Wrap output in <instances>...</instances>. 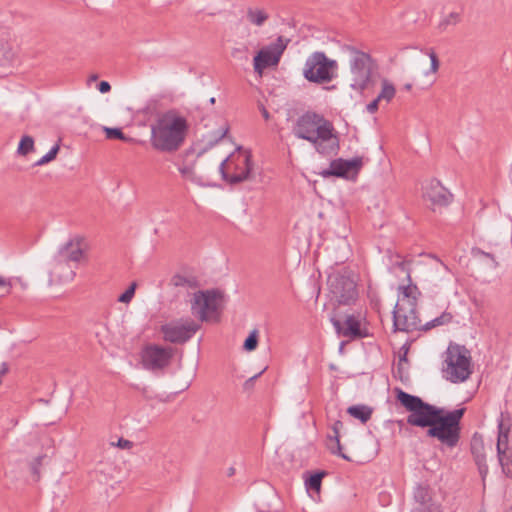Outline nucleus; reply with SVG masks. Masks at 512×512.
<instances>
[{
  "label": "nucleus",
  "mask_w": 512,
  "mask_h": 512,
  "mask_svg": "<svg viewBox=\"0 0 512 512\" xmlns=\"http://www.w3.org/2000/svg\"><path fill=\"white\" fill-rule=\"evenodd\" d=\"M396 398L409 412L407 423L411 426L426 428L427 436L436 438L442 444L452 448L460 439V421L464 409L446 412L437 406L424 402L420 397L396 389Z\"/></svg>",
  "instance_id": "obj_1"
},
{
  "label": "nucleus",
  "mask_w": 512,
  "mask_h": 512,
  "mask_svg": "<svg viewBox=\"0 0 512 512\" xmlns=\"http://www.w3.org/2000/svg\"><path fill=\"white\" fill-rule=\"evenodd\" d=\"M293 134L298 139L310 142L323 156L336 155L340 149L333 123L315 111H306L297 118Z\"/></svg>",
  "instance_id": "obj_2"
},
{
  "label": "nucleus",
  "mask_w": 512,
  "mask_h": 512,
  "mask_svg": "<svg viewBox=\"0 0 512 512\" xmlns=\"http://www.w3.org/2000/svg\"><path fill=\"white\" fill-rule=\"evenodd\" d=\"M188 129L185 117L169 111L152 126L151 145L160 152L173 153L183 145Z\"/></svg>",
  "instance_id": "obj_3"
},
{
  "label": "nucleus",
  "mask_w": 512,
  "mask_h": 512,
  "mask_svg": "<svg viewBox=\"0 0 512 512\" xmlns=\"http://www.w3.org/2000/svg\"><path fill=\"white\" fill-rule=\"evenodd\" d=\"M338 63L323 51L310 54L304 64L302 75L309 83L327 84L337 77Z\"/></svg>",
  "instance_id": "obj_4"
},
{
  "label": "nucleus",
  "mask_w": 512,
  "mask_h": 512,
  "mask_svg": "<svg viewBox=\"0 0 512 512\" xmlns=\"http://www.w3.org/2000/svg\"><path fill=\"white\" fill-rule=\"evenodd\" d=\"M224 301L225 293L219 288L199 290L194 293V298L191 301V312L201 322H206L211 318L219 320Z\"/></svg>",
  "instance_id": "obj_5"
},
{
  "label": "nucleus",
  "mask_w": 512,
  "mask_h": 512,
  "mask_svg": "<svg viewBox=\"0 0 512 512\" xmlns=\"http://www.w3.org/2000/svg\"><path fill=\"white\" fill-rule=\"evenodd\" d=\"M344 49L351 54L350 70L353 82L350 87L362 93L373 84L372 72L376 68L375 61L370 54L360 51L354 46L346 45Z\"/></svg>",
  "instance_id": "obj_6"
},
{
  "label": "nucleus",
  "mask_w": 512,
  "mask_h": 512,
  "mask_svg": "<svg viewBox=\"0 0 512 512\" xmlns=\"http://www.w3.org/2000/svg\"><path fill=\"white\" fill-rule=\"evenodd\" d=\"M331 300L338 305L354 304L358 298L357 284L347 272H334L327 280Z\"/></svg>",
  "instance_id": "obj_7"
},
{
  "label": "nucleus",
  "mask_w": 512,
  "mask_h": 512,
  "mask_svg": "<svg viewBox=\"0 0 512 512\" xmlns=\"http://www.w3.org/2000/svg\"><path fill=\"white\" fill-rule=\"evenodd\" d=\"M330 321L338 335L347 337L351 341H360L368 336V328L361 324L360 314L341 316L336 309L330 316Z\"/></svg>",
  "instance_id": "obj_8"
},
{
  "label": "nucleus",
  "mask_w": 512,
  "mask_h": 512,
  "mask_svg": "<svg viewBox=\"0 0 512 512\" xmlns=\"http://www.w3.org/2000/svg\"><path fill=\"white\" fill-rule=\"evenodd\" d=\"M290 39L278 36L276 41L262 47L253 58L255 73L260 76L266 68L277 66Z\"/></svg>",
  "instance_id": "obj_9"
},
{
  "label": "nucleus",
  "mask_w": 512,
  "mask_h": 512,
  "mask_svg": "<svg viewBox=\"0 0 512 512\" xmlns=\"http://www.w3.org/2000/svg\"><path fill=\"white\" fill-rule=\"evenodd\" d=\"M392 315L394 331H420L422 323L417 313V302L396 304Z\"/></svg>",
  "instance_id": "obj_10"
},
{
  "label": "nucleus",
  "mask_w": 512,
  "mask_h": 512,
  "mask_svg": "<svg viewBox=\"0 0 512 512\" xmlns=\"http://www.w3.org/2000/svg\"><path fill=\"white\" fill-rule=\"evenodd\" d=\"M472 373L471 357L466 354H447L443 376L452 383L464 382Z\"/></svg>",
  "instance_id": "obj_11"
},
{
  "label": "nucleus",
  "mask_w": 512,
  "mask_h": 512,
  "mask_svg": "<svg viewBox=\"0 0 512 512\" xmlns=\"http://www.w3.org/2000/svg\"><path fill=\"white\" fill-rule=\"evenodd\" d=\"M231 157L232 154L227 156L219 165V172L221 174L222 179L231 185H236L248 180L253 170V160L251 152L246 151L242 157H237V160L239 161L235 168L237 171H235L232 174H229L225 166Z\"/></svg>",
  "instance_id": "obj_12"
},
{
  "label": "nucleus",
  "mask_w": 512,
  "mask_h": 512,
  "mask_svg": "<svg viewBox=\"0 0 512 512\" xmlns=\"http://www.w3.org/2000/svg\"><path fill=\"white\" fill-rule=\"evenodd\" d=\"M363 166L362 157H353L351 159L337 158L330 162L327 169L322 170L319 174L323 178L337 177L350 179L357 176Z\"/></svg>",
  "instance_id": "obj_13"
},
{
  "label": "nucleus",
  "mask_w": 512,
  "mask_h": 512,
  "mask_svg": "<svg viewBox=\"0 0 512 512\" xmlns=\"http://www.w3.org/2000/svg\"><path fill=\"white\" fill-rule=\"evenodd\" d=\"M199 329L200 324L191 320L185 324H165L161 327V332L166 341L182 344L191 339Z\"/></svg>",
  "instance_id": "obj_14"
},
{
  "label": "nucleus",
  "mask_w": 512,
  "mask_h": 512,
  "mask_svg": "<svg viewBox=\"0 0 512 512\" xmlns=\"http://www.w3.org/2000/svg\"><path fill=\"white\" fill-rule=\"evenodd\" d=\"M423 198L432 206L447 207L453 200V194L440 180L432 178L423 186Z\"/></svg>",
  "instance_id": "obj_15"
},
{
  "label": "nucleus",
  "mask_w": 512,
  "mask_h": 512,
  "mask_svg": "<svg viewBox=\"0 0 512 512\" xmlns=\"http://www.w3.org/2000/svg\"><path fill=\"white\" fill-rule=\"evenodd\" d=\"M135 361L138 362L137 366L151 371L159 372L165 367L169 366L175 354H134Z\"/></svg>",
  "instance_id": "obj_16"
},
{
  "label": "nucleus",
  "mask_w": 512,
  "mask_h": 512,
  "mask_svg": "<svg viewBox=\"0 0 512 512\" xmlns=\"http://www.w3.org/2000/svg\"><path fill=\"white\" fill-rule=\"evenodd\" d=\"M510 418L501 413L498 420V440H497V453L501 466L505 467L504 459L506 458L508 449V436L510 431Z\"/></svg>",
  "instance_id": "obj_17"
},
{
  "label": "nucleus",
  "mask_w": 512,
  "mask_h": 512,
  "mask_svg": "<svg viewBox=\"0 0 512 512\" xmlns=\"http://www.w3.org/2000/svg\"><path fill=\"white\" fill-rule=\"evenodd\" d=\"M82 241V238L77 237L76 239H70L64 245H62L58 251L59 262L71 261L79 263L84 257V251L81 247Z\"/></svg>",
  "instance_id": "obj_18"
},
{
  "label": "nucleus",
  "mask_w": 512,
  "mask_h": 512,
  "mask_svg": "<svg viewBox=\"0 0 512 512\" xmlns=\"http://www.w3.org/2000/svg\"><path fill=\"white\" fill-rule=\"evenodd\" d=\"M229 127L226 126L224 128H219L218 130L212 132L210 138L206 142L205 146L199 147L198 144H193L188 149H186L182 155L184 161H187L190 156L196 154V158L203 155L207 150L215 146L219 141H221L226 134L228 133Z\"/></svg>",
  "instance_id": "obj_19"
},
{
  "label": "nucleus",
  "mask_w": 512,
  "mask_h": 512,
  "mask_svg": "<svg viewBox=\"0 0 512 512\" xmlns=\"http://www.w3.org/2000/svg\"><path fill=\"white\" fill-rule=\"evenodd\" d=\"M406 279L408 281V284L401 285L398 288L399 293L401 294V297L399 298V300L396 304H403V302H405V303L417 302V294L418 295L421 294L417 285L412 283L411 275L409 272H408V275H406Z\"/></svg>",
  "instance_id": "obj_20"
},
{
  "label": "nucleus",
  "mask_w": 512,
  "mask_h": 512,
  "mask_svg": "<svg viewBox=\"0 0 512 512\" xmlns=\"http://www.w3.org/2000/svg\"><path fill=\"white\" fill-rule=\"evenodd\" d=\"M341 427H342L341 421H336L333 424L332 429H333L334 435L328 437L327 447L331 451V453L336 454L347 461H350L351 459L349 458V456L342 453V446L340 444V439H339V429Z\"/></svg>",
  "instance_id": "obj_21"
},
{
  "label": "nucleus",
  "mask_w": 512,
  "mask_h": 512,
  "mask_svg": "<svg viewBox=\"0 0 512 512\" xmlns=\"http://www.w3.org/2000/svg\"><path fill=\"white\" fill-rule=\"evenodd\" d=\"M169 284L174 287H187L190 289H196L200 286V282L196 276H184L180 273L174 274Z\"/></svg>",
  "instance_id": "obj_22"
},
{
  "label": "nucleus",
  "mask_w": 512,
  "mask_h": 512,
  "mask_svg": "<svg viewBox=\"0 0 512 512\" xmlns=\"http://www.w3.org/2000/svg\"><path fill=\"white\" fill-rule=\"evenodd\" d=\"M454 316L448 311L442 312L440 316H437L425 324H421L420 331H429L435 327L448 325L452 322Z\"/></svg>",
  "instance_id": "obj_23"
},
{
  "label": "nucleus",
  "mask_w": 512,
  "mask_h": 512,
  "mask_svg": "<svg viewBox=\"0 0 512 512\" xmlns=\"http://www.w3.org/2000/svg\"><path fill=\"white\" fill-rule=\"evenodd\" d=\"M408 354H399V360L395 368H393V374L399 378L402 382L409 379V361L407 358Z\"/></svg>",
  "instance_id": "obj_24"
},
{
  "label": "nucleus",
  "mask_w": 512,
  "mask_h": 512,
  "mask_svg": "<svg viewBox=\"0 0 512 512\" xmlns=\"http://www.w3.org/2000/svg\"><path fill=\"white\" fill-rule=\"evenodd\" d=\"M348 414L359 419L362 423H366L372 415V409L366 405H354L347 409Z\"/></svg>",
  "instance_id": "obj_25"
},
{
  "label": "nucleus",
  "mask_w": 512,
  "mask_h": 512,
  "mask_svg": "<svg viewBox=\"0 0 512 512\" xmlns=\"http://www.w3.org/2000/svg\"><path fill=\"white\" fill-rule=\"evenodd\" d=\"M105 136L109 140H120L123 142H135V139L125 135L120 127H103Z\"/></svg>",
  "instance_id": "obj_26"
},
{
  "label": "nucleus",
  "mask_w": 512,
  "mask_h": 512,
  "mask_svg": "<svg viewBox=\"0 0 512 512\" xmlns=\"http://www.w3.org/2000/svg\"><path fill=\"white\" fill-rule=\"evenodd\" d=\"M268 18V13L263 9L248 8L247 10L248 21L256 26H262Z\"/></svg>",
  "instance_id": "obj_27"
},
{
  "label": "nucleus",
  "mask_w": 512,
  "mask_h": 512,
  "mask_svg": "<svg viewBox=\"0 0 512 512\" xmlns=\"http://www.w3.org/2000/svg\"><path fill=\"white\" fill-rule=\"evenodd\" d=\"M395 94L396 89L393 83L384 78L382 80V89L377 96L378 100H385L387 103H389L395 97Z\"/></svg>",
  "instance_id": "obj_28"
},
{
  "label": "nucleus",
  "mask_w": 512,
  "mask_h": 512,
  "mask_svg": "<svg viewBox=\"0 0 512 512\" xmlns=\"http://www.w3.org/2000/svg\"><path fill=\"white\" fill-rule=\"evenodd\" d=\"M414 498L418 503V505L416 507H422V506L437 507L435 504L430 502L429 492L426 487L417 486L414 491Z\"/></svg>",
  "instance_id": "obj_29"
},
{
  "label": "nucleus",
  "mask_w": 512,
  "mask_h": 512,
  "mask_svg": "<svg viewBox=\"0 0 512 512\" xmlns=\"http://www.w3.org/2000/svg\"><path fill=\"white\" fill-rule=\"evenodd\" d=\"M471 254L474 258H483L488 260L487 266L491 269H496L499 265L493 254L485 252L481 248L473 247L471 249Z\"/></svg>",
  "instance_id": "obj_30"
},
{
  "label": "nucleus",
  "mask_w": 512,
  "mask_h": 512,
  "mask_svg": "<svg viewBox=\"0 0 512 512\" xmlns=\"http://www.w3.org/2000/svg\"><path fill=\"white\" fill-rule=\"evenodd\" d=\"M32 151H34L33 137H31L29 135L22 136L19 141V144H18L17 153L19 155L26 156L29 153H31Z\"/></svg>",
  "instance_id": "obj_31"
},
{
  "label": "nucleus",
  "mask_w": 512,
  "mask_h": 512,
  "mask_svg": "<svg viewBox=\"0 0 512 512\" xmlns=\"http://www.w3.org/2000/svg\"><path fill=\"white\" fill-rule=\"evenodd\" d=\"M258 343L259 331L258 329H253L244 340L242 348L247 352H251L257 348Z\"/></svg>",
  "instance_id": "obj_32"
},
{
  "label": "nucleus",
  "mask_w": 512,
  "mask_h": 512,
  "mask_svg": "<svg viewBox=\"0 0 512 512\" xmlns=\"http://www.w3.org/2000/svg\"><path fill=\"white\" fill-rule=\"evenodd\" d=\"M46 459V455H40L33 459L30 463V470L35 481H38L41 476V466L43 461Z\"/></svg>",
  "instance_id": "obj_33"
},
{
  "label": "nucleus",
  "mask_w": 512,
  "mask_h": 512,
  "mask_svg": "<svg viewBox=\"0 0 512 512\" xmlns=\"http://www.w3.org/2000/svg\"><path fill=\"white\" fill-rule=\"evenodd\" d=\"M179 172L184 178L190 179L191 181L203 185L200 178L197 177L193 171V165H183L178 168Z\"/></svg>",
  "instance_id": "obj_34"
},
{
  "label": "nucleus",
  "mask_w": 512,
  "mask_h": 512,
  "mask_svg": "<svg viewBox=\"0 0 512 512\" xmlns=\"http://www.w3.org/2000/svg\"><path fill=\"white\" fill-rule=\"evenodd\" d=\"M324 475V472L315 473L311 475L309 479L306 481L307 486L312 490L319 491L321 487V481Z\"/></svg>",
  "instance_id": "obj_35"
},
{
  "label": "nucleus",
  "mask_w": 512,
  "mask_h": 512,
  "mask_svg": "<svg viewBox=\"0 0 512 512\" xmlns=\"http://www.w3.org/2000/svg\"><path fill=\"white\" fill-rule=\"evenodd\" d=\"M460 21V14L457 12H451L446 16L440 23L439 28L445 30L448 25H455Z\"/></svg>",
  "instance_id": "obj_36"
},
{
  "label": "nucleus",
  "mask_w": 512,
  "mask_h": 512,
  "mask_svg": "<svg viewBox=\"0 0 512 512\" xmlns=\"http://www.w3.org/2000/svg\"><path fill=\"white\" fill-rule=\"evenodd\" d=\"M136 283L133 282L131 285L118 296V302L129 303L135 295Z\"/></svg>",
  "instance_id": "obj_37"
},
{
  "label": "nucleus",
  "mask_w": 512,
  "mask_h": 512,
  "mask_svg": "<svg viewBox=\"0 0 512 512\" xmlns=\"http://www.w3.org/2000/svg\"><path fill=\"white\" fill-rule=\"evenodd\" d=\"M364 338H367V341H361V345L366 352H376L380 349L379 346L375 343L374 337L372 335L368 334V336H365Z\"/></svg>",
  "instance_id": "obj_38"
},
{
  "label": "nucleus",
  "mask_w": 512,
  "mask_h": 512,
  "mask_svg": "<svg viewBox=\"0 0 512 512\" xmlns=\"http://www.w3.org/2000/svg\"><path fill=\"white\" fill-rule=\"evenodd\" d=\"M426 54L429 56L430 62H431L430 71L432 73H436L440 66V62H439L437 54L435 53V51L433 49H429Z\"/></svg>",
  "instance_id": "obj_39"
},
{
  "label": "nucleus",
  "mask_w": 512,
  "mask_h": 512,
  "mask_svg": "<svg viewBox=\"0 0 512 512\" xmlns=\"http://www.w3.org/2000/svg\"><path fill=\"white\" fill-rule=\"evenodd\" d=\"M268 366L265 365L261 368V370L259 372H257L256 374H254L253 376H251L250 378H248L244 385H243V388L244 390L246 391H249L253 388V385H254V381L260 376L262 375L266 370H267Z\"/></svg>",
  "instance_id": "obj_40"
},
{
  "label": "nucleus",
  "mask_w": 512,
  "mask_h": 512,
  "mask_svg": "<svg viewBox=\"0 0 512 512\" xmlns=\"http://www.w3.org/2000/svg\"><path fill=\"white\" fill-rule=\"evenodd\" d=\"M59 150H60V145H59L58 143H56V144H55V145H53V146L51 147V149H50V150H49V151L44 155L45 160H47V162H48V163H49V162H51V161H53V160L57 157V155H58V153H59Z\"/></svg>",
  "instance_id": "obj_41"
},
{
  "label": "nucleus",
  "mask_w": 512,
  "mask_h": 512,
  "mask_svg": "<svg viewBox=\"0 0 512 512\" xmlns=\"http://www.w3.org/2000/svg\"><path fill=\"white\" fill-rule=\"evenodd\" d=\"M141 352H173L171 349H166L157 345H148L145 346Z\"/></svg>",
  "instance_id": "obj_42"
},
{
  "label": "nucleus",
  "mask_w": 512,
  "mask_h": 512,
  "mask_svg": "<svg viewBox=\"0 0 512 512\" xmlns=\"http://www.w3.org/2000/svg\"><path fill=\"white\" fill-rule=\"evenodd\" d=\"M116 446L119 447L120 449H131L133 446H134V443L130 440H127V439H124V438H119L117 443H116Z\"/></svg>",
  "instance_id": "obj_43"
},
{
  "label": "nucleus",
  "mask_w": 512,
  "mask_h": 512,
  "mask_svg": "<svg viewBox=\"0 0 512 512\" xmlns=\"http://www.w3.org/2000/svg\"><path fill=\"white\" fill-rule=\"evenodd\" d=\"M97 89L100 93L105 94L111 91V85L108 81L102 80L97 84Z\"/></svg>",
  "instance_id": "obj_44"
},
{
  "label": "nucleus",
  "mask_w": 512,
  "mask_h": 512,
  "mask_svg": "<svg viewBox=\"0 0 512 512\" xmlns=\"http://www.w3.org/2000/svg\"><path fill=\"white\" fill-rule=\"evenodd\" d=\"M381 100H378V97H376L374 100H372L369 104H367L366 109L369 113L374 114L378 111L379 103Z\"/></svg>",
  "instance_id": "obj_45"
},
{
  "label": "nucleus",
  "mask_w": 512,
  "mask_h": 512,
  "mask_svg": "<svg viewBox=\"0 0 512 512\" xmlns=\"http://www.w3.org/2000/svg\"><path fill=\"white\" fill-rule=\"evenodd\" d=\"M411 512H438V507H432V506L415 507Z\"/></svg>",
  "instance_id": "obj_46"
},
{
  "label": "nucleus",
  "mask_w": 512,
  "mask_h": 512,
  "mask_svg": "<svg viewBox=\"0 0 512 512\" xmlns=\"http://www.w3.org/2000/svg\"><path fill=\"white\" fill-rule=\"evenodd\" d=\"M445 352L450 353V352H469V351L465 348V346H459V345L453 346L452 344H450L447 347Z\"/></svg>",
  "instance_id": "obj_47"
},
{
  "label": "nucleus",
  "mask_w": 512,
  "mask_h": 512,
  "mask_svg": "<svg viewBox=\"0 0 512 512\" xmlns=\"http://www.w3.org/2000/svg\"><path fill=\"white\" fill-rule=\"evenodd\" d=\"M397 268H399L401 271L406 272L408 275V272L410 273V269L408 267V263L406 261H400L395 264Z\"/></svg>",
  "instance_id": "obj_48"
},
{
  "label": "nucleus",
  "mask_w": 512,
  "mask_h": 512,
  "mask_svg": "<svg viewBox=\"0 0 512 512\" xmlns=\"http://www.w3.org/2000/svg\"><path fill=\"white\" fill-rule=\"evenodd\" d=\"M508 460H509V457H508V456H506V458L504 459V465H505V467H503V466H502V470H503V472H504L507 476L512 477V471H511V469H510V467H509Z\"/></svg>",
  "instance_id": "obj_49"
},
{
  "label": "nucleus",
  "mask_w": 512,
  "mask_h": 512,
  "mask_svg": "<svg viewBox=\"0 0 512 512\" xmlns=\"http://www.w3.org/2000/svg\"><path fill=\"white\" fill-rule=\"evenodd\" d=\"M259 108H260V112H261V114H262L263 118H264L265 120H269V119H270V113H269V111L265 108V106H264L263 104H260V107H259Z\"/></svg>",
  "instance_id": "obj_50"
},
{
  "label": "nucleus",
  "mask_w": 512,
  "mask_h": 512,
  "mask_svg": "<svg viewBox=\"0 0 512 512\" xmlns=\"http://www.w3.org/2000/svg\"><path fill=\"white\" fill-rule=\"evenodd\" d=\"M11 282L4 277L0 276V287H8L11 288Z\"/></svg>",
  "instance_id": "obj_51"
},
{
  "label": "nucleus",
  "mask_w": 512,
  "mask_h": 512,
  "mask_svg": "<svg viewBox=\"0 0 512 512\" xmlns=\"http://www.w3.org/2000/svg\"><path fill=\"white\" fill-rule=\"evenodd\" d=\"M47 160H45L44 156H42L38 161L35 162V166H42L47 164Z\"/></svg>",
  "instance_id": "obj_52"
},
{
  "label": "nucleus",
  "mask_w": 512,
  "mask_h": 512,
  "mask_svg": "<svg viewBox=\"0 0 512 512\" xmlns=\"http://www.w3.org/2000/svg\"><path fill=\"white\" fill-rule=\"evenodd\" d=\"M190 363H191V371L194 372L196 369L197 363H198V359L192 358Z\"/></svg>",
  "instance_id": "obj_53"
},
{
  "label": "nucleus",
  "mask_w": 512,
  "mask_h": 512,
  "mask_svg": "<svg viewBox=\"0 0 512 512\" xmlns=\"http://www.w3.org/2000/svg\"><path fill=\"white\" fill-rule=\"evenodd\" d=\"M398 352H409V344L408 343L403 344Z\"/></svg>",
  "instance_id": "obj_54"
},
{
  "label": "nucleus",
  "mask_w": 512,
  "mask_h": 512,
  "mask_svg": "<svg viewBox=\"0 0 512 512\" xmlns=\"http://www.w3.org/2000/svg\"><path fill=\"white\" fill-rule=\"evenodd\" d=\"M324 89L327 90V91L335 90L336 89V85L326 86V87H324Z\"/></svg>",
  "instance_id": "obj_55"
},
{
  "label": "nucleus",
  "mask_w": 512,
  "mask_h": 512,
  "mask_svg": "<svg viewBox=\"0 0 512 512\" xmlns=\"http://www.w3.org/2000/svg\"><path fill=\"white\" fill-rule=\"evenodd\" d=\"M184 354H180V357H179V365H180V368H182V364H183V361H184Z\"/></svg>",
  "instance_id": "obj_56"
},
{
  "label": "nucleus",
  "mask_w": 512,
  "mask_h": 512,
  "mask_svg": "<svg viewBox=\"0 0 512 512\" xmlns=\"http://www.w3.org/2000/svg\"><path fill=\"white\" fill-rule=\"evenodd\" d=\"M98 79V75L97 74H93L89 77V80L90 81H96Z\"/></svg>",
  "instance_id": "obj_57"
},
{
  "label": "nucleus",
  "mask_w": 512,
  "mask_h": 512,
  "mask_svg": "<svg viewBox=\"0 0 512 512\" xmlns=\"http://www.w3.org/2000/svg\"><path fill=\"white\" fill-rule=\"evenodd\" d=\"M235 473V469L233 467H230L228 470V476H232Z\"/></svg>",
  "instance_id": "obj_58"
},
{
  "label": "nucleus",
  "mask_w": 512,
  "mask_h": 512,
  "mask_svg": "<svg viewBox=\"0 0 512 512\" xmlns=\"http://www.w3.org/2000/svg\"><path fill=\"white\" fill-rule=\"evenodd\" d=\"M411 88H412V84L411 83H407V84L404 85V89L407 90V91L411 90Z\"/></svg>",
  "instance_id": "obj_59"
},
{
  "label": "nucleus",
  "mask_w": 512,
  "mask_h": 512,
  "mask_svg": "<svg viewBox=\"0 0 512 512\" xmlns=\"http://www.w3.org/2000/svg\"><path fill=\"white\" fill-rule=\"evenodd\" d=\"M344 344H345V342H343V341L340 343L338 352H343Z\"/></svg>",
  "instance_id": "obj_60"
},
{
  "label": "nucleus",
  "mask_w": 512,
  "mask_h": 512,
  "mask_svg": "<svg viewBox=\"0 0 512 512\" xmlns=\"http://www.w3.org/2000/svg\"><path fill=\"white\" fill-rule=\"evenodd\" d=\"M215 102H216L215 97H211V98L209 99V103H210V104H215Z\"/></svg>",
  "instance_id": "obj_61"
},
{
  "label": "nucleus",
  "mask_w": 512,
  "mask_h": 512,
  "mask_svg": "<svg viewBox=\"0 0 512 512\" xmlns=\"http://www.w3.org/2000/svg\"><path fill=\"white\" fill-rule=\"evenodd\" d=\"M6 54H11V51H6V52L4 53V55H6Z\"/></svg>",
  "instance_id": "obj_62"
},
{
  "label": "nucleus",
  "mask_w": 512,
  "mask_h": 512,
  "mask_svg": "<svg viewBox=\"0 0 512 512\" xmlns=\"http://www.w3.org/2000/svg\"><path fill=\"white\" fill-rule=\"evenodd\" d=\"M70 273H71L72 277L75 275L74 271H72V270L70 271Z\"/></svg>",
  "instance_id": "obj_63"
}]
</instances>
